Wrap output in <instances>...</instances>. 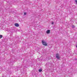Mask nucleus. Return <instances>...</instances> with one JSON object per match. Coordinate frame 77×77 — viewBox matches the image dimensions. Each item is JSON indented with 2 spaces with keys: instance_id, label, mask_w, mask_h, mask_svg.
Returning a JSON list of instances; mask_svg holds the SVG:
<instances>
[{
  "instance_id": "6e6552de",
  "label": "nucleus",
  "mask_w": 77,
  "mask_h": 77,
  "mask_svg": "<svg viewBox=\"0 0 77 77\" xmlns=\"http://www.w3.org/2000/svg\"><path fill=\"white\" fill-rule=\"evenodd\" d=\"M2 37H3V35H0V39L1 38H2Z\"/></svg>"
},
{
  "instance_id": "423d86ee",
  "label": "nucleus",
  "mask_w": 77,
  "mask_h": 77,
  "mask_svg": "<svg viewBox=\"0 0 77 77\" xmlns=\"http://www.w3.org/2000/svg\"><path fill=\"white\" fill-rule=\"evenodd\" d=\"M14 60H12V59H10V62L11 63H12V62H14Z\"/></svg>"
},
{
  "instance_id": "9b49d317",
  "label": "nucleus",
  "mask_w": 77,
  "mask_h": 77,
  "mask_svg": "<svg viewBox=\"0 0 77 77\" xmlns=\"http://www.w3.org/2000/svg\"><path fill=\"white\" fill-rule=\"evenodd\" d=\"M26 14H27V13H26V12H25V13H24V15H26Z\"/></svg>"
},
{
  "instance_id": "20e7f679",
  "label": "nucleus",
  "mask_w": 77,
  "mask_h": 77,
  "mask_svg": "<svg viewBox=\"0 0 77 77\" xmlns=\"http://www.w3.org/2000/svg\"><path fill=\"white\" fill-rule=\"evenodd\" d=\"M14 25L16 27H19V24L18 23H15Z\"/></svg>"
},
{
  "instance_id": "7ed1b4c3",
  "label": "nucleus",
  "mask_w": 77,
  "mask_h": 77,
  "mask_svg": "<svg viewBox=\"0 0 77 77\" xmlns=\"http://www.w3.org/2000/svg\"><path fill=\"white\" fill-rule=\"evenodd\" d=\"M50 30H48L46 31V33L47 34H49V33H50Z\"/></svg>"
},
{
  "instance_id": "ddd939ff",
  "label": "nucleus",
  "mask_w": 77,
  "mask_h": 77,
  "mask_svg": "<svg viewBox=\"0 0 77 77\" xmlns=\"http://www.w3.org/2000/svg\"><path fill=\"white\" fill-rule=\"evenodd\" d=\"M75 60H76L77 61V59H75Z\"/></svg>"
},
{
  "instance_id": "f8f14e48",
  "label": "nucleus",
  "mask_w": 77,
  "mask_h": 77,
  "mask_svg": "<svg viewBox=\"0 0 77 77\" xmlns=\"http://www.w3.org/2000/svg\"><path fill=\"white\" fill-rule=\"evenodd\" d=\"M75 2L76 3V4H77V0H75Z\"/></svg>"
},
{
  "instance_id": "1a4fd4ad",
  "label": "nucleus",
  "mask_w": 77,
  "mask_h": 77,
  "mask_svg": "<svg viewBox=\"0 0 77 77\" xmlns=\"http://www.w3.org/2000/svg\"><path fill=\"white\" fill-rule=\"evenodd\" d=\"M72 28H75V26L74 25H73L72 26Z\"/></svg>"
},
{
  "instance_id": "f257e3e1",
  "label": "nucleus",
  "mask_w": 77,
  "mask_h": 77,
  "mask_svg": "<svg viewBox=\"0 0 77 77\" xmlns=\"http://www.w3.org/2000/svg\"><path fill=\"white\" fill-rule=\"evenodd\" d=\"M56 57L57 59H58V60H59L60 59V55H59V54H57L56 55Z\"/></svg>"
},
{
  "instance_id": "f03ea898",
  "label": "nucleus",
  "mask_w": 77,
  "mask_h": 77,
  "mask_svg": "<svg viewBox=\"0 0 77 77\" xmlns=\"http://www.w3.org/2000/svg\"><path fill=\"white\" fill-rule=\"evenodd\" d=\"M42 42L43 45H45V46H47V44L46 43L45 41L42 40Z\"/></svg>"
},
{
  "instance_id": "9d476101",
  "label": "nucleus",
  "mask_w": 77,
  "mask_h": 77,
  "mask_svg": "<svg viewBox=\"0 0 77 77\" xmlns=\"http://www.w3.org/2000/svg\"><path fill=\"white\" fill-rule=\"evenodd\" d=\"M51 24H54V22L53 21H52L51 23Z\"/></svg>"
},
{
  "instance_id": "4468645a",
  "label": "nucleus",
  "mask_w": 77,
  "mask_h": 77,
  "mask_svg": "<svg viewBox=\"0 0 77 77\" xmlns=\"http://www.w3.org/2000/svg\"><path fill=\"white\" fill-rule=\"evenodd\" d=\"M24 61H23V63H24Z\"/></svg>"
},
{
  "instance_id": "0eeeda50",
  "label": "nucleus",
  "mask_w": 77,
  "mask_h": 77,
  "mask_svg": "<svg viewBox=\"0 0 77 77\" xmlns=\"http://www.w3.org/2000/svg\"><path fill=\"white\" fill-rule=\"evenodd\" d=\"M38 71L39 72H42V69H39L38 70Z\"/></svg>"
},
{
  "instance_id": "39448f33",
  "label": "nucleus",
  "mask_w": 77,
  "mask_h": 77,
  "mask_svg": "<svg viewBox=\"0 0 77 77\" xmlns=\"http://www.w3.org/2000/svg\"><path fill=\"white\" fill-rule=\"evenodd\" d=\"M20 69V67H17L16 68V71H18L19 69Z\"/></svg>"
}]
</instances>
